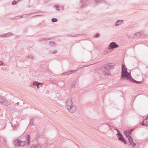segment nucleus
<instances>
[{
    "instance_id": "nucleus-28",
    "label": "nucleus",
    "mask_w": 148,
    "mask_h": 148,
    "mask_svg": "<svg viewBox=\"0 0 148 148\" xmlns=\"http://www.w3.org/2000/svg\"><path fill=\"white\" fill-rule=\"evenodd\" d=\"M58 21V19L57 18H54L52 19V21L53 22H56Z\"/></svg>"
},
{
    "instance_id": "nucleus-27",
    "label": "nucleus",
    "mask_w": 148,
    "mask_h": 148,
    "mask_svg": "<svg viewBox=\"0 0 148 148\" xmlns=\"http://www.w3.org/2000/svg\"><path fill=\"white\" fill-rule=\"evenodd\" d=\"M124 134L126 135L127 137L128 138V135H130L128 133V132L127 131H125L124 132Z\"/></svg>"
},
{
    "instance_id": "nucleus-42",
    "label": "nucleus",
    "mask_w": 148,
    "mask_h": 148,
    "mask_svg": "<svg viewBox=\"0 0 148 148\" xmlns=\"http://www.w3.org/2000/svg\"><path fill=\"white\" fill-rule=\"evenodd\" d=\"M43 40H48L49 39H47L45 38H44Z\"/></svg>"
},
{
    "instance_id": "nucleus-1",
    "label": "nucleus",
    "mask_w": 148,
    "mask_h": 148,
    "mask_svg": "<svg viewBox=\"0 0 148 148\" xmlns=\"http://www.w3.org/2000/svg\"><path fill=\"white\" fill-rule=\"evenodd\" d=\"M113 66L111 65L110 64H105L102 69L103 74L104 75H109L110 73V69L112 68Z\"/></svg>"
},
{
    "instance_id": "nucleus-11",
    "label": "nucleus",
    "mask_w": 148,
    "mask_h": 148,
    "mask_svg": "<svg viewBox=\"0 0 148 148\" xmlns=\"http://www.w3.org/2000/svg\"><path fill=\"white\" fill-rule=\"evenodd\" d=\"M42 83H39L37 82H34L33 83V84L34 86H37L38 88L39 87L42 86Z\"/></svg>"
},
{
    "instance_id": "nucleus-25",
    "label": "nucleus",
    "mask_w": 148,
    "mask_h": 148,
    "mask_svg": "<svg viewBox=\"0 0 148 148\" xmlns=\"http://www.w3.org/2000/svg\"><path fill=\"white\" fill-rule=\"evenodd\" d=\"M3 103H4V105L6 106L10 104V103L8 101H6L5 99V101H4V102Z\"/></svg>"
},
{
    "instance_id": "nucleus-33",
    "label": "nucleus",
    "mask_w": 148,
    "mask_h": 148,
    "mask_svg": "<svg viewBox=\"0 0 148 148\" xmlns=\"http://www.w3.org/2000/svg\"><path fill=\"white\" fill-rule=\"evenodd\" d=\"M34 121V119H33L32 118V119H31V120H30V123H29V124H32V123H33V121Z\"/></svg>"
},
{
    "instance_id": "nucleus-29",
    "label": "nucleus",
    "mask_w": 148,
    "mask_h": 148,
    "mask_svg": "<svg viewBox=\"0 0 148 148\" xmlns=\"http://www.w3.org/2000/svg\"><path fill=\"white\" fill-rule=\"evenodd\" d=\"M97 2L101 3H104L105 1L104 0H95Z\"/></svg>"
},
{
    "instance_id": "nucleus-10",
    "label": "nucleus",
    "mask_w": 148,
    "mask_h": 148,
    "mask_svg": "<svg viewBox=\"0 0 148 148\" xmlns=\"http://www.w3.org/2000/svg\"><path fill=\"white\" fill-rule=\"evenodd\" d=\"M32 14V13H29V14H25L23 15L22 16H18V17H15L14 18H15L14 19H19V18H22L27 17V16L30 15Z\"/></svg>"
},
{
    "instance_id": "nucleus-22",
    "label": "nucleus",
    "mask_w": 148,
    "mask_h": 148,
    "mask_svg": "<svg viewBox=\"0 0 148 148\" xmlns=\"http://www.w3.org/2000/svg\"><path fill=\"white\" fill-rule=\"evenodd\" d=\"M72 73V72L71 71H69L67 72H66L65 73H64L62 74V75H64V74H66L67 75H70Z\"/></svg>"
},
{
    "instance_id": "nucleus-17",
    "label": "nucleus",
    "mask_w": 148,
    "mask_h": 148,
    "mask_svg": "<svg viewBox=\"0 0 148 148\" xmlns=\"http://www.w3.org/2000/svg\"><path fill=\"white\" fill-rule=\"evenodd\" d=\"M128 139L130 143H133L134 142L132 138L131 135H128Z\"/></svg>"
},
{
    "instance_id": "nucleus-7",
    "label": "nucleus",
    "mask_w": 148,
    "mask_h": 148,
    "mask_svg": "<svg viewBox=\"0 0 148 148\" xmlns=\"http://www.w3.org/2000/svg\"><path fill=\"white\" fill-rule=\"evenodd\" d=\"M120 136H118V138L119 140L121 141L123 143L125 144H127V142L126 141L125 139L123 138V136L121 134H119Z\"/></svg>"
},
{
    "instance_id": "nucleus-9",
    "label": "nucleus",
    "mask_w": 148,
    "mask_h": 148,
    "mask_svg": "<svg viewBox=\"0 0 148 148\" xmlns=\"http://www.w3.org/2000/svg\"><path fill=\"white\" fill-rule=\"evenodd\" d=\"M20 141L18 139L14 141V144L16 146H20Z\"/></svg>"
},
{
    "instance_id": "nucleus-6",
    "label": "nucleus",
    "mask_w": 148,
    "mask_h": 148,
    "mask_svg": "<svg viewBox=\"0 0 148 148\" xmlns=\"http://www.w3.org/2000/svg\"><path fill=\"white\" fill-rule=\"evenodd\" d=\"M88 5L87 0H81V7L84 8Z\"/></svg>"
},
{
    "instance_id": "nucleus-15",
    "label": "nucleus",
    "mask_w": 148,
    "mask_h": 148,
    "mask_svg": "<svg viewBox=\"0 0 148 148\" xmlns=\"http://www.w3.org/2000/svg\"><path fill=\"white\" fill-rule=\"evenodd\" d=\"M31 148H41V146L40 145L34 144L31 146Z\"/></svg>"
},
{
    "instance_id": "nucleus-34",
    "label": "nucleus",
    "mask_w": 148,
    "mask_h": 148,
    "mask_svg": "<svg viewBox=\"0 0 148 148\" xmlns=\"http://www.w3.org/2000/svg\"><path fill=\"white\" fill-rule=\"evenodd\" d=\"M130 143L131 145L133 146V147H134L136 145V143L134 142H133V143L132 142Z\"/></svg>"
},
{
    "instance_id": "nucleus-43",
    "label": "nucleus",
    "mask_w": 148,
    "mask_h": 148,
    "mask_svg": "<svg viewBox=\"0 0 148 148\" xmlns=\"http://www.w3.org/2000/svg\"><path fill=\"white\" fill-rule=\"evenodd\" d=\"M16 127H17V125H16Z\"/></svg>"
},
{
    "instance_id": "nucleus-37",
    "label": "nucleus",
    "mask_w": 148,
    "mask_h": 148,
    "mask_svg": "<svg viewBox=\"0 0 148 148\" xmlns=\"http://www.w3.org/2000/svg\"><path fill=\"white\" fill-rule=\"evenodd\" d=\"M133 129H131L130 130V131H129V133H128V134L129 135L130 134L131 135L132 134V131H133Z\"/></svg>"
},
{
    "instance_id": "nucleus-5",
    "label": "nucleus",
    "mask_w": 148,
    "mask_h": 148,
    "mask_svg": "<svg viewBox=\"0 0 148 148\" xmlns=\"http://www.w3.org/2000/svg\"><path fill=\"white\" fill-rule=\"evenodd\" d=\"M73 105V102L72 99L70 98H69L67 99L66 104V108H69V107L71 106L72 105Z\"/></svg>"
},
{
    "instance_id": "nucleus-41",
    "label": "nucleus",
    "mask_w": 148,
    "mask_h": 148,
    "mask_svg": "<svg viewBox=\"0 0 148 148\" xmlns=\"http://www.w3.org/2000/svg\"><path fill=\"white\" fill-rule=\"evenodd\" d=\"M71 87L72 88H74V84H72V85H71Z\"/></svg>"
},
{
    "instance_id": "nucleus-21",
    "label": "nucleus",
    "mask_w": 148,
    "mask_h": 148,
    "mask_svg": "<svg viewBox=\"0 0 148 148\" xmlns=\"http://www.w3.org/2000/svg\"><path fill=\"white\" fill-rule=\"evenodd\" d=\"M26 143V141H20V146H24Z\"/></svg>"
},
{
    "instance_id": "nucleus-4",
    "label": "nucleus",
    "mask_w": 148,
    "mask_h": 148,
    "mask_svg": "<svg viewBox=\"0 0 148 148\" xmlns=\"http://www.w3.org/2000/svg\"><path fill=\"white\" fill-rule=\"evenodd\" d=\"M118 45L114 42H112L110 44L108 48L110 49H113L118 47Z\"/></svg>"
},
{
    "instance_id": "nucleus-14",
    "label": "nucleus",
    "mask_w": 148,
    "mask_h": 148,
    "mask_svg": "<svg viewBox=\"0 0 148 148\" xmlns=\"http://www.w3.org/2000/svg\"><path fill=\"white\" fill-rule=\"evenodd\" d=\"M130 81L134 83H135L136 84H140L142 82L140 81H136V80L134 79L132 77H130Z\"/></svg>"
},
{
    "instance_id": "nucleus-24",
    "label": "nucleus",
    "mask_w": 148,
    "mask_h": 148,
    "mask_svg": "<svg viewBox=\"0 0 148 148\" xmlns=\"http://www.w3.org/2000/svg\"><path fill=\"white\" fill-rule=\"evenodd\" d=\"M49 44L52 46H54L56 45L55 42L54 41H50Z\"/></svg>"
},
{
    "instance_id": "nucleus-30",
    "label": "nucleus",
    "mask_w": 148,
    "mask_h": 148,
    "mask_svg": "<svg viewBox=\"0 0 148 148\" xmlns=\"http://www.w3.org/2000/svg\"><path fill=\"white\" fill-rule=\"evenodd\" d=\"M51 52L52 54H56L57 53V50H55L53 51H51Z\"/></svg>"
},
{
    "instance_id": "nucleus-8",
    "label": "nucleus",
    "mask_w": 148,
    "mask_h": 148,
    "mask_svg": "<svg viewBox=\"0 0 148 148\" xmlns=\"http://www.w3.org/2000/svg\"><path fill=\"white\" fill-rule=\"evenodd\" d=\"M142 125L148 127V116L142 122Z\"/></svg>"
},
{
    "instance_id": "nucleus-18",
    "label": "nucleus",
    "mask_w": 148,
    "mask_h": 148,
    "mask_svg": "<svg viewBox=\"0 0 148 148\" xmlns=\"http://www.w3.org/2000/svg\"><path fill=\"white\" fill-rule=\"evenodd\" d=\"M5 99L1 97H0V103H3L4 102V101H5Z\"/></svg>"
},
{
    "instance_id": "nucleus-35",
    "label": "nucleus",
    "mask_w": 148,
    "mask_h": 148,
    "mask_svg": "<svg viewBox=\"0 0 148 148\" xmlns=\"http://www.w3.org/2000/svg\"><path fill=\"white\" fill-rule=\"evenodd\" d=\"M0 37H6L5 34L3 35H0Z\"/></svg>"
},
{
    "instance_id": "nucleus-39",
    "label": "nucleus",
    "mask_w": 148,
    "mask_h": 148,
    "mask_svg": "<svg viewBox=\"0 0 148 148\" xmlns=\"http://www.w3.org/2000/svg\"><path fill=\"white\" fill-rule=\"evenodd\" d=\"M4 64V62L1 61L0 60V65H3Z\"/></svg>"
},
{
    "instance_id": "nucleus-13",
    "label": "nucleus",
    "mask_w": 148,
    "mask_h": 148,
    "mask_svg": "<svg viewBox=\"0 0 148 148\" xmlns=\"http://www.w3.org/2000/svg\"><path fill=\"white\" fill-rule=\"evenodd\" d=\"M123 22V20H117L115 23V25L116 26H118L122 24Z\"/></svg>"
},
{
    "instance_id": "nucleus-36",
    "label": "nucleus",
    "mask_w": 148,
    "mask_h": 148,
    "mask_svg": "<svg viewBox=\"0 0 148 148\" xmlns=\"http://www.w3.org/2000/svg\"><path fill=\"white\" fill-rule=\"evenodd\" d=\"M17 3L15 1H13L12 2V4L13 5L16 4Z\"/></svg>"
},
{
    "instance_id": "nucleus-12",
    "label": "nucleus",
    "mask_w": 148,
    "mask_h": 148,
    "mask_svg": "<svg viewBox=\"0 0 148 148\" xmlns=\"http://www.w3.org/2000/svg\"><path fill=\"white\" fill-rule=\"evenodd\" d=\"M26 140L27 141L26 143V145H29L30 143V136L29 135L27 134L26 136Z\"/></svg>"
},
{
    "instance_id": "nucleus-3",
    "label": "nucleus",
    "mask_w": 148,
    "mask_h": 148,
    "mask_svg": "<svg viewBox=\"0 0 148 148\" xmlns=\"http://www.w3.org/2000/svg\"><path fill=\"white\" fill-rule=\"evenodd\" d=\"M67 109L69 110V112L73 113L76 112L77 110V107L75 105L73 104L70 106L69 108Z\"/></svg>"
},
{
    "instance_id": "nucleus-16",
    "label": "nucleus",
    "mask_w": 148,
    "mask_h": 148,
    "mask_svg": "<svg viewBox=\"0 0 148 148\" xmlns=\"http://www.w3.org/2000/svg\"><path fill=\"white\" fill-rule=\"evenodd\" d=\"M101 126L104 128L106 130H107L110 128V126L107 124H103Z\"/></svg>"
},
{
    "instance_id": "nucleus-31",
    "label": "nucleus",
    "mask_w": 148,
    "mask_h": 148,
    "mask_svg": "<svg viewBox=\"0 0 148 148\" xmlns=\"http://www.w3.org/2000/svg\"><path fill=\"white\" fill-rule=\"evenodd\" d=\"M116 130L117 131V134L118 135V136H120V135L119 134H121V133H120V131L119 130H118V129H116Z\"/></svg>"
},
{
    "instance_id": "nucleus-20",
    "label": "nucleus",
    "mask_w": 148,
    "mask_h": 148,
    "mask_svg": "<svg viewBox=\"0 0 148 148\" xmlns=\"http://www.w3.org/2000/svg\"><path fill=\"white\" fill-rule=\"evenodd\" d=\"M25 57L26 58H29L31 59H34L33 56L32 55H29L28 56H25Z\"/></svg>"
},
{
    "instance_id": "nucleus-40",
    "label": "nucleus",
    "mask_w": 148,
    "mask_h": 148,
    "mask_svg": "<svg viewBox=\"0 0 148 148\" xmlns=\"http://www.w3.org/2000/svg\"><path fill=\"white\" fill-rule=\"evenodd\" d=\"M71 71L72 72V73H74L75 72L77 71V70H71Z\"/></svg>"
},
{
    "instance_id": "nucleus-23",
    "label": "nucleus",
    "mask_w": 148,
    "mask_h": 148,
    "mask_svg": "<svg viewBox=\"0 0 148 148\" xmlns=\"http://www.w3.org/2000/svg\"><path fill=\"white\" fill-rule=\"evenodd\" d=\"M141 34L138 32H137L134 35V36L135 37L136 36L139 37L141 36Z\"/></svg>"
},
{
    "instance_id": "nucleus-2",
    "label": "nucleus",
    "mask_w": 148,
    "mask_h": 148,
    "mask_svg": "<svg viewBox=\"0 0 148 148\" xmlns=\"http://www.w3.org/2000/svg\"><path fill=\"white\" fill-rule=\"evenodd\" d=\"M130 77H132L129 74L127 69L122 70L121 76V79L126 78L128 79H130Z\"/></svg>"
},
{
    "instance_id": "nucleus-32",
    "label": "nucleus",
    "mask_w": 148,
    "mask_h": 148,
    "mask_svg": "<svg viewBox=\"0 0 148 148\" xmlns=\"http://www.w3.org/2000/svg\"><path fill=\"white\" fill-rule=\"evenodd\" d=\"M55 7L56 8V9L57 10H60V6H55Z\"/></svg>"
},
{
    "instance_id": "nucleus-38",
    "label": "nucleus",
    "mask_w": 148,
    "mask_h": 148,
    "mask_svg": "<svg viewBox=\"0 0 148 148\" xmlns=\"http://www.w3.org/2000/svg\"><path fill=\"white\" fill-rule=\"evenodd\" d=\"M99 34L98 33L97 34L95 35L94 36L95 38H97L99 36Z\"/></svg>"
},
{
    "instance_id": "nucleus-19",
    "label": "nucleus",
    "mask_w": 148,
    "mask_h": 148,
    "mask_svg": "<svg viewBox=\"0 0 148 148\" xmlns=\"http://www.w3.org/2000/svg\"><path fill=\"white\" fill-rule=\"evenodd\" d=\"M5 34L6 37H8L13 35V34L11 32H9Z\"/></svg>"
},
{
    "instance_id": "nucleus-26",
    "label": "nucleus",
    "mask_w": 148,
    "mask_h": 148,
    "mask_svg": "<svg viewBox=\"0 0 148 148\" xmlns=\"http://www.w3.org/2000/svg\"><path fill=\"white\" fill-rule=\"evenodd\" d=\"M122 70H124L127 69V68L125 67V66L124 64H122Z\"/></svg>"
}]
</instances>
